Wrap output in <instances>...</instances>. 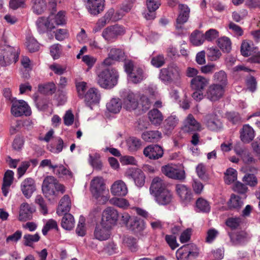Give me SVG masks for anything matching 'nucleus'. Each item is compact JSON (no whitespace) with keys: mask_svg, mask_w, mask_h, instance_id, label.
Returning a JSON list of instances; mask_svg holds the SVG:
<instances>
[{"mask_svg":"<svg viewBox=\"0 0 260 260\" xmlns=\"http://www.w3.org/2000/svg\"><path fill=\"white\" fill-rule=\"evenodd\" d=\"M26 45L30 52H35L39 50V44L33 37H29L26 39Z\"/></svg>","mask_w":260,"mask_h":260,"instance_id":"51","label":"nucleus"},{"mask_svg":"<svg viewBox=\"0 0 260 260\" xmlns=\"http://www.w3.org/2000/svg\"><path fill=\"white\" fill-rule=\"evenodd\" d=\"M150 192L159 205H167L173 199V194L167 187L165 182L159 177H155L150 187Z\"/></svg>","mask_w":260,"mask_h":260,"instance_id":"1","label":"nucleus"},{"mask_svg":"<svg viewBox=\"0 0 260 260\" xmlns=\"http://www.w3.org/2000/svg\"><path fill=\"white\" fill-rule=\"evenodd\" d=\"M184 245L179 248L176 252L177 260H188V254Z\"/></svg>","mask_w":260,"mask_h":260,"instance_id":"64","label":"nucleus"},{"mask_svg":"<svg viewBox=\"0 0 260 260\" xmlns=\"http://www.w3.org/2000/svg\"><path fill=\"white\" fill-rule=\"evenodd\" d=\"M168 68L174 80L176 81H179L181 78V70L178 66L172 63L169 64Z\"/></svg>","mask_w":260,"mask_h":260,"instance_id":"44","label":"nucleus"},{"mask_svg":"<svg viewBox=\"0 0 260 260\" xmlns=\"http://www.w3.org/2000/svg\"><path fill=\"white\" fill-rule=\"evenodd\" d=\"M124 34V28L119 25H114L105 28L103 32V37L107 41L112 42L115 40L118 36Z\"/></svg>","mask_w":260,"mask_h":260,"instance_id":"9","label":"nucleus"},{"mask_svg":"<svg viewBox=\"0 0 260 260\" xmlns=\"http://www.w3.org/2000/svg\"><path fill=\"white\" fill-rule=\"evenodd\" d=\"M151 63L153 66L160 68L165 63V57L163 55L159 54L152 58Z\"/></svg>","mask_w":260,"mask_h":260,"instance_id":"61","label":"nucleus"},{"mask_svg":"<svg viewBox=\"0 0 260 260\" xmlns=\"http://www.w3.org/2000/svg\"><path fill=\"white\" fill-rule=\"evenodd\" d=\"M237 179V171L233 168H229L224 174V181L230 184Z\"/></svg>","mask_w":260,"mask_h":260,"instance_id":"49","label":"nucleus"},{"mask_svg":"<svg viewBox=\"0 0 260 260\" xmlns=\"http://www.w3.org/2000/svg\"><path fill=\"white\" fill-rule=\"evenodd\" d=\"M53 172L59 177L63 176H68L70 177H72V172L62 165H56V167L53 169Z\"/></svg>","mask_w":260,"mask_h":260,"instance_id":"53","label":"nucleus"},{"mask_svg":"<svg viewBox=\"0 0 260 260\" xmlns=\"http://www.w3.org/2000/svg\"><path fill=\"white\" fill-rule=\"evenodd\" d=\"M48 18L44 17H39L37 21L36 25L38 30L40 34L47 30V23Z\"/></svg>","mask_w":260,"mask_h":260,"instance_id":"55","label":"nucleus"},{"mask_svg":"<svg viewBox=\"0 0 260 260\" xmlns=\"http://www.w3.org/2000/svg\"><path fill=\"white\" fill-rule=\"evenodd\" d=\"M71 207V202L69 196L64 195L59 201L56 213L60 216L64 213H68L67 212L70 210Z\"/></svg>","mask_w":260,"mask_h":260,"instance_id":"26","label":"nucleus"},{"mask_svg":"<svg viewBox=\"0 0 260 260\" xmlns=\"http://www.w3.org/2000/svg\"><path fill=\"white\" fill-rule=\"evenodd\" d=\"M184 246L186 247V250L189 256L197 257L198 256L199 250L195 244L191 243L184 245Z\"/></svg>","mask_w":260,"mask_h":260,"instance_id":"62","label":"nucleus"},{"mask_svg":"<svg viewBox=\"0 0 260 260\" xmlns=\"http://www.w3.org/2000/svg\"><path fill=\"white\" fill-rule=\"evenodd\" d=\"M208 84L209 80L200 75L193 78L190 81L192 90H204Z\"/></svg>","mask_w":260,"mask_h":260,"instance_id":"25","label":"nucleus"},{"mask_svg":"<svg viewBox=\"0 0 260 260\" xmlns=\"http://www.w3.org/2000/svg\"><path fill=\"white\" fill-rule=\"evenodd\" d=\"M218 45L224 52H229L231 50V40L226 37H223L219 38L218 40Z\"/></svg>","mask_w":260,"mask_h":260,"instance_id":"41","label":"nucleus"},{"mask_svg":"<svg viewBox=\"0 0 260 260\" xmlns=\"http://www.w3.org/2000/svg\"><path fill=\"white\" fill-rule=\"evenodd\" d=\"M121 97L123 108L126 110L132 111L138 107L139 94L129 90L123 91Z\"/></svg>","mask_w":260,"mask_h":260,"instance_id":"5","label":"nucleus"},{"mask_svg":"<svg viewBox=\"0 0 260 260\" xmlns=\"http://www.w3.org/2000/svg\"><path fill=\"white\" fill-rule=\"evenodd\" d=\"M159 79L165 84L171 83L174 80L169 72L168 67L160 70Z\"/></svg>","mask_w":260,"mask_h":260,"instance_id":"40","label":"nucleus"},{"mask_svg":"<svg viewBox=\"0 0 260 260\" xmlns=\"http://www.w3.org/2000/svg\"><path fill=\"white\" fill-rule=\"evenodd\" d=\"M118 78V73L114 69H104L96 72V82L104 89L113 88L117 84Z\"/></svg>","mask_w":260,"mask_h":260,"instance_id":"2","label":"nucleus"},{"mask_svg":"<svg viewBox=\"0 0 260 260\" xmlns=\"http://www.w3.org/2000/svg\"><path fill=\"white\" fill-rule=\"evenodd\" d=\"M75 86L79 97L83 99L87 89V83L84 81H76Z\"/></svg>","mask_w":260,"mask_h":260,"instance_id":"57","label":"nucleus"},{"mask_svg":"<svg viewBox=\"0 0 260 260\" xmlns=\"http://www.w3.org/2000/svg\"><path fill=\"white\" fill-rule=\"evenodd\" d=\"M179 13L175 25L176 29L178 30L183 28V25L188 21L190 13L189 7L184 4H179Z\"/></svg>","mask_w":260,"mask_h":260,"instance_id":"13","label":"nucleus"},{"mask_svg":"<svg viewBox=\"0 0 260 260\" xmlns=\"http://www.w3.org/2000/svg\"><path fill=\"white\" fill-rule=\"evenodd\" d=\"M112 194L117 196H125L127 193V188L125 183L122 180L114 182L111 187Z\"/></svg>","mask_w":260,"mask_h":260,"instance_id":"23","label":"nucleus"},{"mask_svg":"<svg viewBox=\"0 0 260 260\" xmlns=\"http://www.w3.org/2000/svg\"><path fill=\"white\" fill-rule=\"evenodd\" d=\"M202 129L201 124L198 122L193 116L189 114L185 119L182 130L184 133H192L196 131H201Z\"/></svg>","mask_w":260,"mask_h":260,"instance_id":"12","label":"nucleus"},{"mask_svg":"<svg viewBox=\"0 0 260 260\" xmlns=\"http://www.w3.org/2000/svg\"><path fill=\"white\" fill-rule=\"evenodd\" d=\"M30 5L32 12L37 15H41L46 9L45 0H31Z\"/></svg>","mask_w":260,"mask_h":260,"instance_id":"30","label":"nucleus"},{"mask_svg":"<svg viewBox=\"0 0 260 260\" xmlns=\"http://www.w3.org/2000/svg\"><path fill=\"white\" fill-rule=\"evenodd\" d=\"M175 189L181 202L187 204L192 200V193L190 189L184 184H177Z\"/></svg>","mask_w":260,"mask_h":260,"instance_id":"18","label":"nucleus"},{"mask_svg":"<svg viewBox=\"0 0 260 260\" xmlns=\"http://www.w3.org/2000/svg\"><path fill=\"white\" fill-rule=\"evenodd\" d=\"M85 221V218L83 216H80L76 230V234L79 236L83 237L86 234Z\"/></svg>","mask_w":260,"mask_h":260,"instance_id":"58","label":"nucleus"},{"mask_svg":"<svg viewBox=\"0 0 260 260\" xmlns=\"http://www.w3.org/2000/svg\"><path fill=\"white\" fill-rule=\"evenodd\" d=\"M145 228L144 221L137 216H132L127 229L136 233H140Z\"/></svg>","mask_w":260,"mask_h":260,"instance_id":"24","label":"nucleus"},{"mask_svg":"<svg viewBox=\"0 0 260 260\" xmlns=\"http://www.w3.org/2000/svg\"><path fill=\"white\" fill-rule=\"evenodd\" d=\"M86 1V7L90 14L95 16L103 11L105 6V0Z\"/></svg>","mask_w":260,"mask_h":260,"instance_id":"15","label":"nucleus"},{"mask_svg":"<svg viewBox=\"0 0 260 260\" xmlns=\"http://www.w3.org/2000/svg\"><path fill=\"white\" fill-rule=\"evenodd\" d=\"M19 57L18 48L10 45H6L0 49V65L7 67L12 63L18 61Z\"/></svg>","mask_w":260,"mask_h":260,"instance_id":"4","label":"nucleus"},{"mask_svg":"<svg viewBox=\"0 0 260 260\" xmlns=\"http://www.w3.org/2000/svg\"><path fill=\"white\" fill-rule=\"evenodd\" d=\"M52 229H56L58 230V226L55 220L50 219L48 220L42 229V233L44 235H46L48 232Z\"/></svg>","mask_w":260,"mask_h":260,"instance_id":"60","label":"nucleus"},{"mask_svg":"<svg viewBox=\"0 0 260 260\" xmlns=\"http://www.w3.org/2000/svg\"><path fill=\"white\" fill-rule=\"evenodd\" d=\"M128 75L130 80L134 83L140 82L144 79L143 70L140 68H135V70Z\"/></svg>","mask_w":260,"mask_h":260,"instance_id":"39","label":"nucleus"},{"mask_svg":"<svg viewBox=\"0 0 260 260\" xmlns=\"http://www.w3.org/2000/svg\"><path fill=\"white\" fill-rule=\"evenodd\" d=\"M61 46L57 44L53 45L50 49V54L54 59L59 58L61 53Z\"/></svg>","mask_w":260,"mask_h":260,"instance_id":"63","label":"nucleus"},{"mask_svg":"<svg viewBox=\"0 0 260 260\" xmlns=\"http://www.w3.org/2000/svg\"><path fill=\"white\" fill-rule=\"evenodd\" d=\"M190 40L195 46L202 45L205 40L204 34L199 30H195L191 34Z\"/></svg>","mask_w":260,"mask_h":260,"instance_id":"38","label":"nucleus"},{"mask_svg":"<svg viewBox=\"0 0 260 260\" xmlns=\"http://www.w3.org/2000/svg\"><path fill=\"white\" fill-rule=\"evenodd\" d=\"M118 216V213L116 209L113 207H108L103 211L101 222L103 225L112 228L116 224Z\"/></svg>","mask_w":260,"mask_h":260,"instance_id":"7","label":"nucleus"},{"mask_svg":"<svg viewBox=\"0 0 260 260\" xmlns=\"http://www.w3.org/2000/svg\"><path fill=\"white\" fill-rule=\"evenodd\" d=\"M207 56L209 60L216 61L220 57L221 53L217 47H211L207 49Z\"/></svg>","mask_w":260,"mask_h":260,"instance_id":"45","label":"nucleus"},{"mask_svg":"<svg viewBox=\"0 0 260 260\" xmlns=\"http://www.w3.org/2000/svg\"><path fill=\"white\" fill-rule=\"evenodd\" d=\"M89 162L92 167L96 170H100L102 168V163L100 160V156L99 154L94 155H89Z\"/></svg>","mask_w":260,"mask_h":260,"instance_id":"48","label":"nucleus"},{"mask_svg":"<svg viewBox=\"0 0 260 260\" xmlns=\"http://www.w3.org/2000/svg\"><path fill=\"white\" fill-rule=\"evenodd\" d=\"M235 151L237 155L240 156L245 164H251L255 162V159L247 148L236 147L235 148Z\"/></svg>","mask_w":260,"mask_h":260,"instance_id":"27","label":"nucleus"},{"mask_svg":"<svg viewBox=\"0 0 260 260\" xmlns=\"http://www.w3.org/2000/svg\"><path fill=\"white\" fill-rule=\"evenodd\" d=\"M21 190L26 198H29L36 190L35 180L31 178L25 179L21 183Z\"/></svg>","mask_w":260,"mask_h":260,"instance_id":"19","label":"nucleus"},{"mask_svg":"<svg viewBox=\"0 0 260 260\" xmlns=\"http://www.w3.org/2000/svg\"><path fill=\"white\" fill-rule=\"evenodd\" d=\"M111 228L106 225H103L102 222L96 225L94 231V238L99 241L108 240L111 235Z\"/></svg>","mask_w":260,"mask_h":260,"instance_id":"17","label":"nucleus"},{"mask_svg":"<svg viewBox=\"0 0 260 260\" xmlns=\"http://www.w3.org/2000/svg\"><path fill=\"white\" fill-rule=\"evenodd\" d=\"M179 121V118L176 115H171L165 121V128L168 131H172L178 124Z\"/></svg>","mask_w":260,"mask_h":260,"instance_id":"37","label":"nucleus"},{"mask_svg":"<svg viewBox=\"0 0 260 260\" xmlns=\"http://www.w3.org/2000/svg\"><path fill=\"white\" fill-rule=\"evenodd\" d=\"M224 87L217 84L211 85L207 90V96L211 101H216L220 99L224 93Z\"/></svg>","mask_w":260,"mask_h":260,"instance_id":"16","label":"nucleus"},{"mask_svg":"<svg viewBox=\"0 0 260 260\" xmlns=\"http://www.w3.org/2000/svg\"><path fill=\"white\" fill-rule=\"evenodd\" d=\"M123 243L133 252L138 250L137 239L132 237H125L123 239Z\"/></svg>","mask_w":260,"mask_h":260,"instance_id":"54","label":"nucleus"},{"mask_svg":"<svg viewBox=\"0 0 260 260\" xmlns=\"http://www.w3.org/2000/svg\"><path fill=\"white\" fill-rule=\"evenodd\" d=\"M33 208L27 203H23L20 206L19 220L26 221L32 218Z\"/></svg>","mask_w":260,"mask_h":260,"instance_id":"28","label":"nucleus"},{"mask_svg":"<svg viewBox=\"0 0 260 260\" xmlns=\"http://www.w3.org/2000/svg\"><path fill=\"white\" fill-rule=\"evenodd\" d=\"M33 99L37 108L39 110H44L48 108V100L47 98H40L36 93H35L33 95Z\"/></svg>","mask_w":260,"mask_h":260,"instance_id":"42","label":"nucleus"},{"mask_svg":"<svg viewBox=\"0 0 260 260\" xmlns=\"http://www.w3.org/2000/svg\"><path fill=\"white\" fill-rule=\"evenodd\" d=\"M204 121L207 127L211 131H217L222 127L221 122L215 114L207 115L204 118Z\"/></svg>","mask_w":260,"mask_h":260,"instance_id":"22","label":"nucleus"},{"mask_svg":"<svg viewBox=\"0 0 260 260\" xmlns=\"http://www.w3.org/2000/svg\"><path fill=\"white\" fill-rule=\"evenodd\" d=\"M144 155L150 159L156 160L162 157L164 149L158 145H150L143 150Z\"/></svg>","mask_w":260,"mask_h":260,"instance_id":"14","label":"nucleus"},{"mask_svg":"<svg viewBox=\"0 0 260 260\" xmlns=\"http://www.w3.org/2000/svg\"><path fill=\"white\" fill-rule=\"evenodd\" d=\"M111 203L114 205L121 208H126L129 206V203L125 199L123 198H113L110 201Z\"/></svg>","mask_w":260,"mask_h":260,"instance_id":"59","label":"nucleus"},{"mask_svg":"<svg viewBox=\"0 0 260 260\" xmlns=\"http://www.w3.org/2000/svg\"><path fill=\"white\" fill-rule=\"evenodd\" d=\"M75 224L73 216L70 213H64L61 220V225L66 230H72Z\"/></svg>","mask_w":260,"mask_h":260,"instance_id":"35","label":"nucleus"},{"mask_svg":"<svg viewBox=\"0 0 260 260\" xmlns=\"http://www.w3.org/2000/svg\"><path fill=\"white\" fill-rule=\"evenodd\" d=\"M127 144L130 151H135L139 149L141 146V140L136 137H130L127 140Z\"/></svg>","mask_w":260,"mask_h":260,"instance_id":"50","label":"nucleus"},{"mask_svg":"<svg viewBox=\"0 0 260 260\" xmlns=\"http://www.w3.org/2000/svg\"><path fill=\"white\" fill-rule=\"evenodd\" d=\"M40 237L39 234L35 235L25 234L23 236L24 245L26 246L32 247L33 243L40 240Z\"/></svg>","mask_w":260,"mask_h":260,"instance_id":"46","label":"nucleus"},{"mask_svg":"<svg viewBox=\"0 0 260 260\" xmlns=\"http://www.w3.org/2000/svg\"><path fill=\"white\" fill-rule=\"evenodd\" d=\"M196 206L201 212L208 213L210 211V206L209 202L202 198H200L197 200Z\"/></svg>","mask_w":260,"mask_h":260,"instance_id":"47","label":"nucleus"},{"mask_svg":"<svg viewBox=\"0 0 260 260\" xmlns=\"http://www.w3.org/2000/svg\"><path fill=\"white\" fill-rule=\"evenodd\" d=\"M107 109L111 113H118L121 109V103L119 99H112L107 104Z\"/></svg>","mask_w":260,"mask_h":260,"instance_id":"36","label":"nucleus"},{"mask_svg":"<svg viewBox=\"0 0 260 260\" xmlns=\"http://www.w3.org/2000/svg\"><path fill=\"white\" fill-rule=\"evenodd\" d=\"M161 172L169 178L183 180L185 178V173L183 170L178 169L173 165H166L161 167Z\"/></svg>","mask_w":260,"mask_h":260,"instance_id":"8","label":"nucleus"},{"mask_svg":"<svg viewBox=\"0 0 260 260\" xmlns=\"http://www.w3.org/2000/svg\"><path fill=\"white\" fill-rule=\"evenodd\" d=\"M39 90L43 93L52 94L56 91V86L53 82H49L43 85H40Z\"/></svg>","mask_w":260,"mask_h":260,"instance_id":"52","label":"nucleus"},{"mask_svg":"<svg viewBox=\"0 0 260 260\" xmlns=\"http://www.w3.org/2000/svg\"><path fill=\"white\" fill-rule=\"evenodd\" d=\"M254 137V132L253 128L248 125H245L243 126L241 132V140L244 143H249L251 141Z\"/></svg>","mask_w":260,"mask_h":260,"instance_id":"29","label":"nucleus"},{"mask_svg":"<svg viewBox=\"0 0 260 260\" xmlns=\"http://www.w3.org/2000/svg\"><path fill=\"white\" fill-rule=\"evenodd\" d=\"M42 190L45 196L49 199L57 197L59 193L63 194L66 191L64 186L52 176H48L44 178Z\"/></svg>","mask_w":260,"mask_h":260,"instance_id":"3","label":"nucleus"},{"mask_svg":"<svg viewBox=\"0 0 260 260\" xmlns=\"http://www.w3.org/2000/svg\"><path fill=\"white\" fill-rule=\"evenodd\" d=\"M243 205V201L241 198L235 194H232L231 199L228 202V206L230 209H238L241 207Z\"/></svg>","mask_w":260,"mask_h":260,"instance_id":"43","label":"nucleus"},{"mask_svg":"<svg viewBox=\"0 0 260 260\" xmlns=\"http://www.w3.org/2000/svg\"><path fill=\"white\" fill-rule=\"evenodd\" d=\"M125 176L134 181L135 184L138 187H142L144 185L145 176L144 173L139 169H128L125 172Z\"/></svg>","mask_w":260,"mask_h":260,"instance_id":"10","label":"nucleus"},{"mask_svg":"<svg viewBox=\"0 0 260 260\" xmlns=\"http://www.w3.org/2000/svg\"><path fill=\"white\" fill-rule=\"evenodd\" d=\"M109 54L115 61L124 59V53L121 49L112 48L110 50Z\"/></svg>","mask_w":260,"mask_h":260,"instance_id":"56","label":"nucleus"},{"mask_svg":"<svg viewBox=\"0 0 260 260\" xmlns=\"http://www.w3.org/2000/svg\"><path fill=\"white\" fill-rule=\"evenodd\" d=\"M90 188L93 196L98 199L103 194L106 189L103 178L101 177H94L90 182Z\"/></svg>","mask_w":260,"mask_h":260,"instance_id":"11","label":"nucleus"},{"mask_svg":"<svg viewBox=\"0 0 260 260\" xmlns=\"http://www.w3.org/2000/svg\"><path fill=\"white\" fill-rule=\"evenodd\" d=\"M148 117L151 122L154 125H159L163 120V116L157 109H153L148 113Z\"/></svg>","mask_w":260,"mask_h":260,"instance_id":"32","label":"nucleus"},{"mask_svg":"<svg viewBox=\"0 0 260 260\" xmlns=\"http://www.w3.org/2000/svg\"><path fill=\"white\" fill-rule=\"evenodd\" d=\"M213 81L214 84L223 85L225 87L228 84V78L226 73L222 71H219L214 73L213 76Z\"/></svg>","mask_w":260,"mask_h":260,"instance_id":"34","label":"nucleus"},{"mask_svg":"<svg viewBox=\"0 0 260 260\" xmlns=\"http://www.w3.org/2000/svg\"><path fill=\"white\" fill-rule=\"evenodd\" d=\"M161 137V133L158 131H149L144 132L142 139L146 142H152L158 141Z\"/></svg>","mask_w":260,"mask_h":260,"instance_id":"33","label":"nucleus"},{"mask_svg":"<svg viewBox=\"0 0 260 260\" xmlns=\"http://www.w3.org/2000/svg\"><path fill=\"white\" fill-rule=\"evenodd\" d=\"M230 242L233 246H239L247 241V234L243 231L229 232Z\"/></svg>","mask_w":260,"mask_h":260,"instance_id":"20","label":"nucleus"},{"mask_svg":"<svg viewBox=\"0 0 260 260\" xmlns=\"http://www.w3.org/2000/svg\"><path fill=\"white\" fill-rule=\"evenodd\" d=\"M84 97L85 98L86 105L91 109V104L99 103L101 95L98 89L91 88L88 90Z\"/></svg>","mask_w":260,"mask_h":260,"instance_id":"21","label":"nucleus"},{"mask_svg":"<svg viewBox=\"0 0 260 260\" xmlns=\"http://www.w3.org/2000/svg\"><path fill=\"white\" fill-rule=\"evenodd\" d=\"M12 103L11 113L15 116L19 117L23 115L25 116L30 115L31 110L30 108L24 101L12 100Z\"/></svg>","mask_w":260,"mask_h":260,"instance_id":"6","label":"nucleus"},{"mask_svg":"<svg viewBox=\"0 0 260 260\" xmlns=\"http://www.w3.org/2000/svg\"><path fill=\"white\" fill-rule=\"evenodd\" d=\"M257 50L256 47L253 46L251 42L243 41L241 46V54L245 57L251 55L253 53H255Z\"/></svg>","mask_w":260,"mask_h":260,"instance_id":"31","label":"nucleus"}]
</instances>
